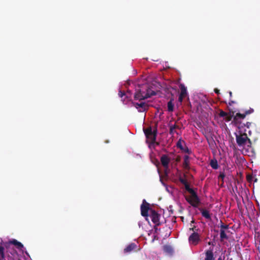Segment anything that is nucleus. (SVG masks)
Returning <instances> with one entry per match:
<instances>
[{"label":"nucleus","instance_id":"1","mask_svg":"<svg viewBox=\"0 0 260 260\" xmlns=\"http://www.w3.org/2000/svg\"><path fill=\"white\" fill-rule=\"evenodd\" d=\"M3 245L2 246L6 249V254H5V259L7 260H20L19 258L17 251L13 247V245L15 246L18 250L22 251L23 245L21 242L16 239H12L8 242L3 243Z\"/></svg>","mask_w":260,"mask_h":260},{"label":"nucleus","instance_id":"2","mask_svg":"<svg viewBox=\"0 0 260 260\" xmlns=\"http://www.w3.org/2000/svg\"><path fill=\"white\" fill-rule=\"evenodd\" d=\"M155 94L154 91L151 90L148 85L139 86L136 89L134 98L136 100H144Z\"/></svg>","mask_w":260,"mask_h":260},{"label":"nucleus","instance_id":"3","mask_svg":"<svg viewBox=\"0 0 260 260\" xmlns=\"http://www.w3.org/2000/svg\"><path fill=\"white\" fill-rule=\"evenodd\" d=\"M235 136L236 142L239 147H244L245 146L248 148L251 147V141L247 137V135L245 133H241L240 131L239 134H235Z\"/></svg>","mask_w":260,"mask_h":260},{"label":"nucleus","instance_id":"4","mask_svg":"<svg viewBox=\"0 0 260 260\" xmlns=\"http://www.w3.org/2000/svg\"><path fill=\"white\" fill-rule=\"evenodd\" d=\"M145 135L149 142L151 144H154L156 142V138L157 136V128L152 131L151 126L148 127L147 128L143 129Z\"/></svg>","mask_w":260,"mask_h":260},{"label":"nucleus","instance_id":"5","mask_svg":"<svg viewBox=\"0 0 260 260\" xmlns=\"http://www.w3.org/2000/svg\"><path fill=\"white\" fill-rule=\"evenodd\" d=\"M151 210L153 209L150 207V204L146 202L145 200H143L141 205V213L142 216L146 218V220H147V217L149 215V212L150 213Z\"/></svg>","mask_w":260,"mask_h":260},{"label":"nucleus","instance_id":"6","mask_svg":"<svg viewBox=\"0 0 260 260\" xmlns=\"http://www.w3.org/2000/svg\"><path fill=\"white\" fill-rule=\"evenodd\" d=\"M149 216L154 224H156V225H160L161 224V223L160 222V215L154 210H150V213H149Z\"/></svg>","mask_w":260,"mask_h":260},{"label":"nucleus","instance_id":"7","mask_svg":"<svg viewBox=\"0 0 260 260\" xmlns=\"http://www.w3.org/2000/svg\"><path fill=\"white\" fill-rule=\"evenodd\" d=\"M170 161V158L166 154H163L160 157V162L162 166L165 168L166 174H168L167 170L169 169V164Z\"/></svg>","mask_w":260,"mask_h":260},{"label":"nucleus","instance_id":"8","mask_svg":"<svg viewBox=\"0 0 260 260\" xmlns=\"http://www.w3.org/2000/svg\"><path fill=\"white\" fill-rule=\"evenodd\" d=\"M133 104L140 112H145L148 109V105L145 102L134 103Z\"/></svg>","mask_w":260,"mask_h":260},{"label":"nucleus","instance_id":"9","mask_svg":"<svg viewBox=\"0 0 260 260\" xmlns=\"http://www.w3.org/2000/svg\"><path fill=\"white\" fill-rule=\"evenodd\" d=\"M254 112V110L252 108H250L249 110L246 111L244 113L241 114L240 113H237L236 115L234 117V120L237 121L239 118L244 119L247 115L250 114Z\"/></svg>","mask_w":260,"mask_h":260},{"label":"nucleus","instance_id":"10","mask_svg":"<svg viewBox=\"0 0 260 260\" xmlns=\"http://www.w3.org/2000/svg\"><path fill=\"white\" fill-rule=\"evenodd\" d=\"M189 242L193 245H197L199 241H200V236L199 235L194 232L188 238Z\"/></svg>","mask_w":260,"mask_h":260},{"label":"nucleus","instance_id":"11","mask_svg":"<svg viewBox=\"0 0 260 260\" xmlns=\"http://www.w3.org/2000/svg\"><path fill=\"white\" fill-rule=\"evenodd\" d=\"M186 201L189 203L192 206L194 207H197L200 202V199L198 197V200H196L195 197H191V196L186 198Z\"/></svg>","mask_w":260,"mask_h":260},{"label":"nucleus","instance_id":"12","mask_svg":"<svg viewBox=\"0 0 260 260\" xmlns=\"http://www.w3.org/2000/svg\"><path fill=\"white\" fill-rule=\"evenodd\" d=\"M137 248V245L134 243H132L128 245L124 249V252L125 253H130L133 251H137L136 249Z\"/></svg>","mask_w":260,"mask_h":260},{"label":"nucleus","instance_id":"13","mask_svg":"<svg viewBox=\"0 0 260 260\" xmlns=\"http://www.w3.org/2000/svg\"><path fill=\"white\" fill-rule=\"evenodd\" d=\"M230 231L229 230H227V231H226V230H220V240L221 241H223L224 240H228V238H229V237L228 236V234L230 233Z\"/></svg>","mask_w":260,"mask_h":260},{"label":"nucleus","instance_id":"14","mask_svg":"<svg viewBox=\"0 0 260 260\" xmlns=\"http://www.w3.org/2000/svg\"><path fill=\"white\" fill-rule=\"evenodd\" d=\"M169 134L172 136H173L175 133L177 134L176 129L179 128V126L176 124H170L169 125Z\"/></svg>","mask_w":260,"mask_h":260},{"label":"nucleus","instance_id":"15","mask_svg":"<svg viewBox=\"0 0 260 260\" xmlns=\"http://www.w3.org/2000/svg\"><path fill=\"white\" fill-rule=\"evenodd\" d=\"M202 213V215L207 219H211V215L209 212L203 209H199Z\"/></svg>","mask_w":260,"mask_h":260},{"label":"nucleus","instance_id":"16","mask_svg":"<svg viewBox=\"0 0 260 260\" xmlns=\"http://www.w3.org/2000/svg\"><path fill=\"white\" fill-rule=\"evenodd\" d=\"M163 250L165 252L168 254H172L173 253V248L171 246L169 245H164L163 247Z\"/></svg>","mask_w":260,"mask_h":260},{"label":"nucleus","instance_id":"17","mask_svg":"<svg viewBox=\"0 0 260 260\" xmlns=\"http://www.w3.org/2000/svg\"><path fill=\"white\" fill-rule=\"evenodd\" d=\"M205 260H214L213 253L212 250H207L206 252V257Z\"/></svg>","mask_w":260,"mask_h":260},{"label":"nucleus","instance_id":"18","mask_svg":"<svg viewBox=\"0 0 260 260\" xmlns=\"http://www.w3.org/2000/svg\"><path fill=\"white\" fill-rule=\"evenodd\" d=\"M210 165L213 169H217L219 167L217 160L216 159H212L210 160Z\"/></svg>","mask_w":260,"mask_h":260},{"label":"nucleus","instance_id":"19","mask_svg":"<svg viewBox=\"0 0 260 260\" xmlns=\"http://www.w3.org/2000/svg\"><path fill=\"white\" fill-rule=\"evenodd\" d=\"M174 99L172 98L167 104L168 110L169 112H173L174 110V104L173 103Z\"/></svg>","mask_w":260,"mask_h":260},{"label":"nucleus","instance_id":"20","mask_svg":"<svg viewBox=\"0 0 260 260\" xmlns=\"http://www.w3.org/2000/svg\"><path fill=\"white\" fill-rule=\"evenodd\" d=\"M180 90H181V92H180V95L185 97L186 95H187V90H186V87H185V86L184 85H183V84L180 85Z\"/></svg>","mask_w":260,"mask_h":260},{"label":"nucleus","instance_id":"21","mask_svg":"<svg viewBox=\"0 0 260 260\" xmlns=\"http://www.w3.org/2000/svg\"><path fill=\"white\" fill-rule=\"evenodd\" d=\"M234 117V112L230 111L229 114H227V116H225V120L229 122L232 120L233 118Z\"/></svg>","mask_w":260,"mask_h":260},{"label":"nucleus","instance_id":"22","mask_svg":"<svg viewBox=\"0 0 260 260\" xmlns=\"http://www.w3.org/2000/svg\"><path fill=\"white\" fill-rule=\"evenodd\" d=\"M0 260H7L5 258L4 248L0 245Z\"/></svg>","mask_w":260,"mask_h":260},{"label":"nucleus","instance_id":"23","mask_svg":"<svg viewBox=\"0 0 260 260\" xmlns=\"http://www.w3.org/2000/svg\"><path fill=\"white\" fill-rule=\"evenodd\" d=\"M187 191L190 193L191 197H195L196 200H198V196L197 193L193 190V189L190 188Z\"/></svg>","mask_w":260,"mask_h":260},{"label":"nucleus","instance_id":"24","mask_svg":"<svg viewBox=\"0 0 260 260\" xmlns=\"http://www.w3.org/2000/svg\"><path fill=\"white\" fill-rule=\"evenodd\" d=\"M219 227H220V230H222L224 231L226 230V231H227V230H229V225L228 224H224L221 221V224Z\"/></svg>","mask_w":260,"mask_h":260},{"label":"nucleus","instance_id":"25","mask_svg":"<svg viewBox=\"0 0 260 260\" xmlns=\"http://www.w3.org/2000/svg\"><path fill=\"white\" fill-rule=\"evenodd\" d=\"M188 159H189L188 156L185 155L184 156L183 165L185 168H187V167L188 166V162H189Z\"/></svg>","mask_w":260,"mask_h":260},{"label":"nucleus","instance_id":"26","mask_svg":"<svg viewBox=\"0 0 260 260\" xmlns=\"http://www.w3.org/2000/svg\"><path fill=\"white\" fill-rule=\"evenodd\" d=\"M182 143H184V142L182 141L181 139H180L177 143V147L180 148L181 150H184V147L182 145Z\"/></svg>","mask_w":260,"mask_h":260},{"label":"nucleus","instance_id":"27","mask_svg":"<svg viewBox=\"0 0 260 260\" xmlns=\"http://www.w3.org/2000/svg\"><path fill=\"white\" fill-rule=\"evenodd\" d=\"M227 114L228 113H226L225 112H224L222 110H220V112L219 113V115L221 117H225V116H227Z\"/></svg>","mask_w":260,"mask_h":260},{"label":"nucleus","instance_id":"28","mask_svg":"<svg viewBox=\"0 0 260 260\" xmlns=\"http://www.w3.org/2000/svg\"><path fill=\"white\" fill-rule=\"evenodd\" d=\"M224 177H225L224 173L223 172H220V174L218 176V178L221 179L222 182H223V179H224Z\"/></svg>","mask_w":260,"mask_h":260},{"label":"nucleus","instance_id":"29","mask_svg":"<svg viewBox=\"0 0 260 260\" xmlns=\"http://www.w3.org/2000/svg\"><path fill=\"white\" fill-rule=\"evenodd\" d=\"M179 181L184 185H185V184H187V183H188L186 179L182 178H180Z\"/></svg>","mask_w":260,"mask_h":260},{"label":"nucleus","instance_id":"30","mask_svg":"<svg viewBox=\"0 0 260 260\" xmlns=\"http://www.w3.org/2000/svg\"><path fill=\"white\" fill-rule=\"evenodd\" d=\"M183 151H184L186 153H187L188 154H190L191 152V151L188 149V147H185L184 148V150H182Z\"/></svg>","mask_w":260,"mask_h":260},{"label":"nucleus","instance_id":"31","mask_svg":"<svg viewBox=\"0 0 260 260\" xmlns=\"http://www.w3.org/2000/svg\"><path fill=\"white\" fill-rule=\"evenodd\" d=\"M246 178L248 182H251L252 179V176L251 175H247Z\"/></svg>","mask_w":260,"mask_h":260},{"label":"nucleus","instance_id":"32","mask_svg":"<svg viewBox=\"0 0 260 260\" xmlns=\"http://www.w3.org/2000/svg\"><path fill=\"white\" fill-rule=\"evenodd\" d=\"M251 123L249 122H247L246 123H244L243 125L244 126L247 127V128H249L250 126L251 125Z\"/></svg>","mask_w":260,"mask_h":260},{"label":"nucleus","instance_id":"33","mask_svg":"<svg viewBox=\"0 0 260 260\" xmlns=\"http://www.w3.org/2000/svg\"><path fill=\"white\" fill-rule=\"evenodd\" d=\"M119 96L121 98H122L123 95H125V93L122 92L121 90H120L118 93Z\"/></svg>","mask_w":260,"mask_h":260},{"label":"nucleus","instance_id":"34","mask_svg":"<svg viewBox=\"0 0 260 260\" xmlns=\"http://www.w3.org/2000/svg\"><path fill=\"white\" fill-rule=\"evenodd\" d=\"M184 98H185V96H181V95L179 94V99H178L179 102L180 103H182V102Z\"/></svg>","mask_w":260,"mask_h":260},{"label":"nucleus","instance_id":"35","mask_svg":"<svg viewBox=\"0 0 260 260\" xmlns=\"http://www.w3.org/2000/svg\"><path fill=\"white\" fill-rule=\"evenodd\" d=\"M185 189L187 191L190 188L188 183L184 185Z\"/></svg>","mask_w":260,"mask_h":260},{"label":"nucleus","instance_id":"36","mask_svg":"<svg viewBox=\"0 0 260 260\" xmlns=\"http://www.w3.org/2000/svg\"><path fill=\"white\" fill-rule=\"evenodd\" d=\"M189 230L190 231H193V232H194L195 230H196V226H194L192 228H189ZM199 230V229H197V231Z\"/></svg>","mask_w":260,"mask_h":260},{"label":"nucleus","instance_id":"37","mask_svg":"<svg viewBox=\"0 0 260 260\" xmlns=\"http://www.w3.org/2000/svg\"><path fill=\"white\" fill-rule=\"evenodd\" d=\"M214 91L215 93H216V94H219L220 93L219 90L217 88H215Z\"/></svg>","mask_w":260,"mask_h":260},{"label":"nucleus","instance_id":"38","mask_svg":"<svg viewBox=\"0 0 260 260\" xmlns=\"http://www.w3.org/2000/svg\"><path fill=\"white\" fill-rule=\"evenodd\" d=\"M159 225H156V224L154 225V229L155 231V232H157V231L158 230V228H157V226H158Z\"/></svg>","mask_w":260,"mask_h":260},{"label":"nucleus","instance_id":"39","mask_svg":"<svg viewBox=\"0 0 260 260\" xmlns=\"http://www.w3.org/2000/svg\"><path fill=\"white\" fill-rule=\"evenodd\" d=\"M235 103V102L233 101H230L229 102V105L231 106L233 104Z\"/></svg>","mask_w":260,"mask_h":260},{"label":"nucleus","instance_id":"40","mask_svg":"<svg viewBox=\"0 0 260 260\" xmlns=\"http://www.w3.org/2000/svg\"><path fill=\"white\" fill-rule=\"evenodd\" d=\"M229 94H230V97H232V92L231 91H230L229 92Z\"/></svg>","mask_w":260,"mask_h":260},{"label":"nucleus","instance_id":"41","mask_svg":"<svg viewBox=\"0 0 260 260\" xmlns=\"http://www.w3.org/2000/svg\"><path fill=\"white\" fill-rule=\"evenodd\" d=\"M218 260H221V257H219L218 258Z\"/></svg>","mask_w":260,"mask_h":260},{"label":"nucleus","instance_id":"42","mask_svg":"<svg viewBox=\"0 0 260 260\" xmlns=\"http://www.w3.org/2000/svg\"><path fill=\"white\" fill-rule=\"evenodd\" d=\"M194 220H192L191 221V223H194Z\"/></svg>","mask_w":260,"mask_h":260},{"label":"nucleus","instance_id":"43","mask_svg":"<svg viewBox=\"0 0 260 260\" xmlns=\"http://www.w3.org/2000/svg\"><path fill=\"white\" fill-rule=\"evenodd\" d=\"M230 260H233L232 258H231Z\"/></svg>","mask_w":260,"mask_h":260}]
</instances>
